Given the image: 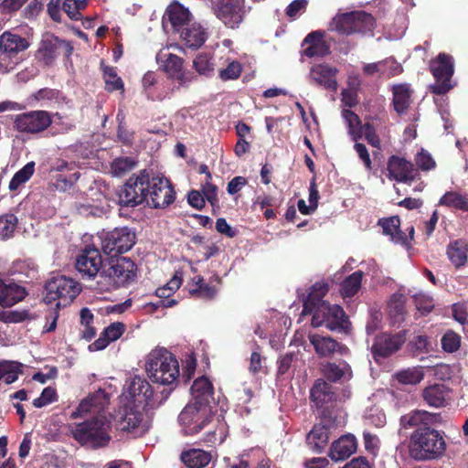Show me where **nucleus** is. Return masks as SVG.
I'll return each mask as SVG.
<instances>
[{"label": "nucleus", "instance_id": "1", "mask_svg": "<svg viewBox=\"0 0 468 468\" xmlns=\"http://www.w3.org/2000/svg\"><path fill=\"white\" fill-rule=\"evenodd\" d=\"M444 433L429 426L417 428L410 437V456L420 462L441 459L446 452Z\"/></svg>", "mask_w": 468, "mask_h": 468}, {"label": "nucleus", "instance_id": "2", "mask_svg": "<svg viewBox=\"0 0 468 468\" xmlns=\"http://www.w3.org/2000/svg\"><path fill=\"white\" fill-rule=\"evenodd\" d=\"M145 371L149 378L161 385H173L179 378V364L165 348H155L145 357Z\"/></svg>", "mask_w": 468, "mask_h": 468}, {"label": "nucleus", "instance_id": "3", "mask_svg": "<svg viewBox=\"0 0 468 468\" xmlns=\"http://www.w3.org/2000/svg\"><path fill=\"white\" fill-rule=\"evenodd\" d=\"M71 436L81 445L91 448L106 446L111 440V421L99 415L80 423L69 425Z\"/></svg>", "mask_w": 468, "mask_h": 468}, {"label": "nucleus", "instance_id": "4", "mask_svg": "<svg viewBox=\"0 0 468 468\" xmlns=\"http://www.w3.org/2000/svg\"><path fill=\"white\" fill-rule=\"evenodd\" d=\"M30 47L28 38L11 31L0 36V73H7L19 63V55Z\"/></svg>", "mask_w": 468, "mask_h": 468}, {"label": "nucleus", "instance_id": "5", "mask_svg": "<svg viewBox=\"0 0 468 468\" xmlns=\"http://www.w3.org/2000/svg\"><path fill=\"white\" fill-rule=\"evenodd\" d=\"M374 27V18L364 11H354L337 14L328 26V29L342 35L371 32Z\"/></svg>", "mask_w": 468, "mask_h": 468}, {"label": "nucleus", "instance_id": "6", "mask_svg": "<svg viewBox=\"0 0 468 468\" xmlns=\"http://www.w3.org/2000/svg\"><path fill=\"white\" fill-rule=\"evenodd\" d=\"M186 435H195L212 422V409L206 402L188 403L178 417Z\"/></svg>", "mask_w": 468, "mask_h": 468}, {"label": "nucleus", "instance_id": "7", "mask_svg": "<svg viewBox=\"0 0 468 468\" xmlns=\"http://www.w3.org/2000/svg\"><path fill=\"white\" fill-rule=\"evenodd\" d=\"M80 290L79 282L71 278L53 277L46 284L45 301L48 303H55L58 309L65 307L77 297Z\"/></svg>", "mask_w": 468, "mask_h": 468}, {"label": "nucleus", "instance_id": "8", "mask_svg": "<svg viewBox=\"0 0 468 468\" xmlns=\"http://www.w3.org/2000/svg\"><path fill=\"white\" fill-rule=\"evenodd\" d=\"M313 314L312 325L314 327L325 326L331 331L345 330L347 328V317L338 304H330L327 302H321L318 305L312 307Z\"/></svg>", "mask_w": 468, "mask_h": 468}, {"label": "nucleus", "instance_id": "9", "mask_svg": "<svg viewBox=\"0 0 468 468\" xmlns=\"http://www.w3.org/2000/svg\"><path fill=\"white\" fill-rule=\"evenodd\" d=\"M149 176L145 171L133 175L119 194L122 206L135 207L147 199Z\"/></svg>", "mask_w": 468, "mask_h": 468}, {"label": "nucleus", "instance_id": "10", "mask_svg": "<svg viewBox=\"0 0 468 468\" xmlns=\"http://www.w3.org/2000/svg\"><path fill=\"white\" fill-rule=\"evenodd\" d=\"M101 239L103 252L113 258L132 249L135 243V234L129 228H117L102 232Z\"/></svg>", "mask_w": 468, "mask_h": 468}, {"label": "nucleus", "instance_id": "11", "mask_svg": "<svg viewBox=\"0 0 468 468\" xmlns=\"http://www.w3.org/2000/svg\"><path fill=\"white\" fill-rule=\"evenodd\" d=\"M430 68L436 81L431 86L433 93L444 94L448 92L453 85L451 79L454 72V61L451 55L440 53L435 59H432Z\"/></svg>", "mask_w": 468, "mask_h": 468}, {"label": "nucleus", "instance_id": "12", "mask_svg": "<svg viewBox=\"0 0 468 468\" xmlns=\"http://www.w3.org/2000/svg\"><path fill=\"white\" fill-rule=\"evenodd\" d=\"M121 404L120 429L133 431L136 435L146 432L150 428V421L144 413L145 408H139L134 404Z\"/></svg>", "mask_w": 468, "mask_h": 468}, {"label": "nucleus", "instance_id": "13", "mask_svg": "<svg viewBox=\"0 0 468 468\" xmlns=\"http://www.w3.org/2000/svg\"><path fill=\"white\" fill-rule=\"evenodd\" d=\"M150 384L140 377L131 378L126 381L121 396V403L134 404L137 407L146 408L153 398Z\"/></svg>", "mask_w": 468, "mask_h": 468}, {"label": "nucleus", "instance_id": "14", "mask_svg": "<svg viewBox=\"0 0 468 468\" xmlns=\"http://www.w3.org/2000/svg\"><path fill=\"white\" fill-rule=\"evenodd\" d=\"M175 191L166 177L154 176L149 179L146 202L154 208H163L174 202Z\"/></svg>", "mask_w": 468, "mask_h": 468}, {"label": "nucleus", "instance_id": "15", "mask_svg": "<svg viewBox=\"0 0 468 468\" xmlns=\"http://www.w3.org/2000/svg\"><path fill=\"white\" fill-rule=\"evenodd\" d=\"M52 122L46 111H32L16 116L14 127L20 133H37L45 131Z\"/></svg>", "mask_w": 468, "mask_h": 468}, {"label": "nucleus", "instance_id": "16", "mask_svg": "<svg viewBox=\"0 0 468 468\" xmlns=\"http://www.w3.org/2000/svg\"><path fill=\"white\" fill-rule=\"evenodd\" d=\"M214 13L225 26L235 28L242 22L246 13L244 0H218Z\"/></svg>", "mask_w": 468, "mask_h": 468}, {"label": "nucleus", "instance_id": "17", "mask_svg": "<svg viewBox=\"0 0 468 468\" xmlns=\"http://www.w3.org/2000/svg\"><path fill=\"white\" fill-rule=\"evenodd\" d=\"M106 275L112 280L116 286H125L134 281L136 266L129 258H117L111 261Z\"/></svg>", "mask_w": 468, "mask_h": 468}, {"label": "nucleus", "instance_id": "18", "mask_svg": "<svg viewBox=\"0 0 468 468\" xmlns=\"http://www.w3.org/2000/svg\"><path fill=\"white\" fill-rule=\"evenodd\" d=\"M110 403V397L105 390L99 388L83 399L77 409L70 413V419H78L87 414H99Z\"/></svg>", "mask_w": 468, "mask_h": 468}, {"label": "nucleus", "instance_id": "19", "mask_svg": "<svg viewBox=\"0 0 468 468\" xmlns=\"http://www.w3.org/2000/svg\"><path fill=\"white\" fill-rule=\"evenodd\" d=\"M338 69L327 64H316L311 67L308 80L311 84L335 92L338 89L336 75Z\"/></svg>", "mask_w": 468, "mask_h": 468}, {"label": "nucleus", "instance_id": "20", "mask_svg": "<svg viewBox=\"0 0 468 468\" xmlns=\"http://www.w3.org/2000/svg\"><path fill=\"white\" fill-rule=\"evenodd\" d=\"M156 61L169 78L176 80L180 83H186L188 80L183 67V59L170 53L168 48H162L157 53Z\"/></svg>", "mask_w": 468, "mask_h": 468}, {"label": "nucleus", "instance_id": "21", "mask_svg": "<svg viewBox=\"0 0 468 468\" xmlns=\"http://www.w3.org/2000/svg\"><path fill=\"white\" fill-rule=\"evenodd\" d=\"M102 266V259L98 249L86 247L78 256L76 268L80 273L89 279L94 278Z\"/></svg>", "mask_w": 468, "mask_h": 468}, {"label": "nucleus", "instance_id": "22", "mask_svg": "<svg viewBox=\"0 0 468 468\" xmlns=\"http://www.w3.org/2000/svg\"><path fill=\"white\" fill-rule=\"evenodd\" d=\"M406 340L405 332L396 335L381 334L378 335L372 346L374 357H387L398 351Z\"/></svg>", "mask_w": 468, "mask_h": 468}, {"label": "nucleus", "instance_id": "23", "mask_svg": "<svg viewBox=\"0 0 468 468\" xmlns=\"http://www.w3.org/2000/svg\"><path fill=\"white\" fill-rule=\"evenodd\" d=\"M309 341L314 346L315 353L322 357H329L335 353L341 355L346 352V347L336 342L330 336H323L317 334H310Z\"/></svg>", "mask_w": 468, "mask_h": 468}, {"label": "nucleus", "instance_id": "24", "mask_svg": "<svg viewBox=\"0 0 468 468\" xmlns=\"http://www.w3.org/2000/svg\"><path fill=\"white\" fill-rule=\"evenodd\" d=\"M388 171L391 178L399 182H409L415 178L413 165L405 158L391 156L388 162Z\"/></svg>", "mask_w": 468, "mask_h": 468}, {"label": "nucleus", "instance_id": "25", "mask_svg": "<svg viewBox=\"0 0 468 468\" xmlns=\"http://www.w3.org/2000/svg\"><path fill=\"white\" fill-rule=\"evenodd\" d=\"M356 437L352 434H346L332 443L329 457L335 462L345 461L356 452Z\"/></svg>", "mask_w": 468, "mask_h": 468}, {"label": "nucleus", "instance_id": "26", "mask_svg": "<svg viewBox=\"0 0 468 468\" xmlns=\"http://www.w3.org/2000/svg\"><path fill=\"white\" fill-rule=\"evenodd\" d=\"M126 326L123 323L114 322L105 327L98 339L91 343L88 349L90 352L101 351L106 348L110 343L118 340L124 333Z\"/></svg>", "mask_w": 468, "mask_h": 468}, {"label": "nucleus", "instance_id": "27", "mask_svg": "<svg viewBox=\"0 0 468 468\" xmlns=\"http://www.w3.org/2000/svg\"><path fill=\"white\" fill-rule=\"evenodd\" d=\"M179 33L185 45L193 49L199 48L206 42L208 36L207 29L196 22L186 26Z\"/></svg>", "mask_w": 468, "mask_h": 468}, {"label": "nucleus", "instance_id": "28", "mask_svg": "<svg viewBox=\"0 0 468 468\" xmlns=\"http://www.w3.org/2000/svg\"><path fill=\"white\" fill-rule=\"evenodd\" d=\"M26 296L25 289L14 282H4L0 280V305L11 307L22 301Z\"/></svg>", "mask_w": 468, "mask_h": 468}, {"label": "nucleus", "instance_id": "29", "mask_svg": "<svg viewBox=\"0 0 468 468\" xmlns=\"http://www.w3.org/2000/svg\"><path fill=\"white\" fill-rule=\"evenodd\" d=\"M166 16L173 28L177 32L182 31L184 27L192 24L190 23V12L179 4L170 5L166 12Z\"/></svg>", "mask_w": 468, "mask_h": 468}, {"label": "nucleus", "instance_id": "30", "mask_svg": "<svg viewBox=\"0 0 468 468\" xmlns=\"http://www.w3.org/2000/svg\"><path fill=\"white\" fill-rule=\"evenodd\" d=\"M394 109L399 114L406 112L411 102V90L409 84H397L392 87Z\"/></svg>", "mask_w": 468, "mask_h": 468}, {"label": "nucleus", "instance_id": "31", "mask_svg": "<svg viewBox=\"0 0 468 468\" xmlns=\"http://www.w3.org/2000/svg\"><path fill=\"white\" fill-rule=\"evenodd\" d=\"M447 255L455 267L463 266L468 261V242L463 239L451 242L447 247Z\"/></svg>", "mask_w": 468, "mask_h": 468}, {"label": "nucleus", "instance_id": "32", "mask_svg": "<svg viewBox=\"0 0 468 468\" xmlns=\"http://www.w3.org/2000/svg\"><path fill=\"white\" fill-rule=\"evenodd\" d=\"M331 386L323 379H317L311 389V399L317 408H322L334 399Z\"/></svg>", "mask_w": 468, "mask_h": 468}, {"label": "nucleus", "instance_id": "33", "mask_svg": "<svg viewBox=\"0 0 468 468\" xmlns=\"http://www.w3.org/2000/svg\"><path fill=\"white\" fill-rule=\"evenodd\" d=\"M59 91L44 88L33 93L28 99V103L34 107H50L53 104L59 103Z\"/></svg>", "mask_w": 468, "mask_h": 468}, {"label": "nucleus", "instance_id": "34", "mask_svg": "<svg viewBox=\"0 0 468 468\" xmlns=\"http://www.w3.org/2000/svg\"><path fill=\"white\" fill-rule=\"evenodd\" d=\"M447 388L441 384L426 387L422 391L423 400L431 407L440 408L445 404Z\"/></svg>", "mask_w": 468, "mask_h": 468}, {"label": "nucleus", "instance_id": "35", "mask_svg": "<svg viewBox=\"0 0 468 468\" xmlns=\"http://www.w3.org/2000/svg\"><path fill=\"white\" fill-rule=\"evenodd\" d=\"M213 394V387L209 379L206 377L197 378L191 387L192 402L197 400L206 402L209 405V399Z\"/></svg>", "mask_w": 468, "mask_h": 468}, {"label": "nucleus", "instance_id": "36", "mask_svg": "<svg viewBox=\"0 0 468 468\" xmlns=\"http://www.w3.org/2000/svg\"><path fill=\"white\" fill-rule=\"evenodd\" d=\"M181 459L189 468H203L210 463L211 455L206 451L192 449L184 452L181 455Z\"/></svg>", "mask_w": 468, "mask_h": 468}, {"label": "nucleus", "instance_id": "37", "mask_svg": "<svg viewBox=\"0 0 468 468\" xmlns=\"http://www.w3.org/2000/svg\"><path fill=\"white\" fill-rule=\"evenodd\" d=\"M310 45L304 49L307 57H323L328 53V48L323 40V34L319 31L310 33L304 40Z\"/></svg>", "mask_w": 468, "mask_h": 468}, {"label": "nucleus", "instance_id": "38", "mask_svg": "<svg viewBox=\"0 0 468 468\" xmlns=\"http://www.w3.org/2000/svg\"><path fill=\"white\" fill-rule=\"evenodd\" d=\"M439 205L452 209L467 212L468 196L457 191H448L440 198Z\"/></svg>", "mask_w": 468, "mask_h": 468}, {"label": "nucleus", "instance_id": "39", "mask_svg": "<svg viewBox=\"0 0 468 468\" xmlns=\"http://www.w3.org/2000/svg\"><path fill=\"white\" fill-rule=\"evenodd\" d=\"M324 376L332 382L345 381L352 378V371L347 364L342 366L328 362L323 367Z\"/></svg>", "mask_w": 468, "mask_h": 468}, {"label": "nucleus", "instance_id": "40", "mask_svg": "<svg viewBox=\"0 0 468 468\" xmlns=\"http://www.w3.org/2000/svg\"><path fill=\"white\" fill-rule=\"evenodd\" d=\"M379 225L382 227L383 233L390 237L395 243H405L406 236L399 229L400 219L399 217H390L388 218L380 219Z\"/></svg>", "mask_w": 468, "mask_h": 468}, {"label": "nucleus", "instance_id": "41", "mask_svg": "<svg viewBox=\"0 0 468 468\" xmlns=\"http://www.w3.org/2000/svg\"><path fill=\"white\" fill-rule=\"evenodd\" d=\"M328 439L327 428L324 425H315L308 433L306 441L312 450L320 452L326 446Z\"/></svg>", "mask_w": 468, "mask_h": 468}, {"label": "nucleus", "instance_id": "42", "mask_svg": "<svg viewBox=\"0 0 468 468\" xmlns=\"http://www.w3.org/2000/svg\"><path fill=\"white\" fill-rule=\"evenodd\" d=\"M328 292V285L324 282H315L309 292L307 299L303 303V315H306L308 311H312V307L318 305L323 301V297Z\"/></svg>", "mask_w": 468, "mask_h": 468}, {"label": "nucleus", "instance_id": "43", "mask_svg": "<svg viewBox=\"0 0 468 468\" xmlns=\"http://www.w3.org/2000/svg\"><path fill=\"white\" fill-rule=\"evenodd\" d=\"M431 420V415L425 410H413L400 418V425L404 429L418 427L420 425L427 426Z\"/></svg>", "mask_w": 468, "mask_h": 468}, {"label": "nucleus", "instance_id": "44", "mask_svg": "<svg viewBox=\"0 0 468 468\" xmlns=\"http://www.w3.org/2000/svg\"><path fill=\"white\" fill-rule=\"evenodd\" d=\"M424 376L421 367H413L395 373L394 378L402 385H417L421 382Z\"/></svg>", "mask_w": 468, "mask_h": 468}, {"label": "nucleus", "instance_id": "45", "mask_svg": "<svg viewBox=\"0 0 468 468\" xmlns=\"http://www.w3.org/2000/svg\"><path fill=\"white\" fill-rule=\"evenodd\" d=\"M364 272L357 271L346 277L341 283L340 293L344 298L354 296L360 289Z\"/></svg>", "mask_w": 468, "mask_h": 468}, {"label": "nucleus", "instance_id": "46", "mask_svg": "<svg viewBox=\"0 0 468 468\" xmlns=\"http://www.w3.org/2000/svg\"><path fill=\"white\" fill-rule=\"evenodd\" d=\"M22 374V365L15 361L0 362V380L5 384H12L17 380Z\"/></svg>", "mask_w": 468, "mask_h": 468}, {"label": "nucleus", "instance_id": "47", "mask_svg": "<svg viewBox=\"0 0 468 468\" xmlns=\"http://www.w3.org/2000/svg\"><path fill=\"white\" fill-rule=\"evenodd\" d=\"M37 56L45 64H50L57 57V38L50 37L43 39Z\"/></svg>", "mask_w": 468, "mask_h": 468}, {"label": "nucleus", "instance_id": "48", "mask_svg": "<svg viewBox=\"0 0 468 468\" xmlns=\"http://www.w3.org/2000/svg\"><path fill=\"white\" fill-rule=\"evenodd\" d=\"M193 67L198 74L210 77L214 74L216 64L208 54L200 53L194 59Z\"/></svg>", "mask_w": 468, "mask_h": 468}, {"label": "nucleus", "instance_id": "49", "mask_svg": "<svg viewBox=\"0 0 468 468\" xmlns=\"http://www.w3.org/2000/svg\"><path fill=\"white\" fill-rule=\"evenodd\" d=\"M35 172V162H28L19 171H17L9 183V189L15 191L26 182H27Z\"/></svg>", "mask_w": 468, "mask_h": 468}, {"label": "nucleus", "instance_id": "50", "mask_svg": "<svg viewBox=\"0 0 468 468\" xmlns=\"http://www.w3.org/2000/svg\"><path fill=\"white\" fill-rule=\"evenodd\" d=\"M342 116L348 126L349 134L352 136L354 141H356L358 138H360L361 130L363 128V126H361V121L359 117L347 109H344L342 111Z\"/></svg>", "mask_w": 468, "mask_h": 468}, {"label": "nucleus", "instance_id": "51", "mask_svg": "<svg viewBox=\"0 0 468 468\" xmlns=\"http://www.w3.org/2000/svg\"><path fill=\"white\" fill-rule=\"evenodd\" d=\"M102 70L107 90H123V82L122 79L118 77L114 68L104 66Z\"/></svg>", "mask_w": 468, "mask_h": 468}, {"label": "nucleus", "instance_id": "52", "mask_svg": "<svg viewBox=\"0 0 468 468\" xmlns=\"http://www.w3.org/2000/svg\"><path fill=\"white\" fill-rule=\"evenodd\" d=\"M226 61L228 62L227 67L218 70L219 79L224 81L237 80L242 72V65L229 58Z\"/></svg>", "mask_w": 468, "mask_h": 468}, {"label": "nucleus", "instance_id": "53", "mask_svg": "<svg viewBox=\"0 0 468 468\" xmlns=\"http://www.w3.org/2000/svg\"><path fill=\"white\" fill-rule=\"evenodd\" d=\"M88 0H65L62 4L63 11L72 20H80L81 18L80 11L85 9Z\"/></svg>", "mask_w": 468, "mask_h": 468}, {"label": "nucleus", "instance_id": "54", "mask_svg": "<svg viewBox=\"0 0 468 468\" xmlns=\"http://www.w3.org/2000/svg\"><path fill=\"white\" fill-rule=\"evenodd\" d=\"M212 430L208 431L203 441L209 444L214 445L217 443H222L226 438V425L223 422H218V424L214 427L212 425Z\"/></svg>", "mask_w": 468, "mask_h": 468}, {"label": "nucleus", "instance_id": "55", "mask_svg": "<svg viewBox=\"0 0 468 468\" xmlns=\"http://www.w3.org/2000/svg\"><path fill=\"white\" fill-rule=\"evenodd\" d=\"M17 225V218L13 214L0 217V239L10 238Z\"/></svg>", "mask_w": 468, "mask_h": 468}, {"label": "nucleus", "instance_id": "56", "mask_svg": "<svg viewBox=\"0 0 468 468\" xmlns=\"http://www.w3.org/2000/svg\"><path fill=\"white\" fill-rule=\"evenodd\" d=\"M29 318L27 310H1L0 309V321L5 324L21 323Z\"/></svg>", "mask_w": 468, "mask_h": 468}, {"label": "nucleus", "instance_id": "57", "mask_svg": "<svg viewBox=\"0 0 468 468\" xmlns=\"http://www.w3.org/2000/svg\"><path fill=\"white\" fill-rule=\"evenodd\" d=\"M442 349L447 353L457 351L461 346V337L458 334L449 331L441 340Z\"/></svg>", "mask_w": 468, "mask_h": 468}, {"label": "nucleus", "instance_id": "58", "mask_svg": "<svg viewBox=\"0 0 468 468\" xmlns=\"http://www.w3.org/2000/svg\"><path fill=\"white\" fill-rule=\"evenodd\" d=\"M134 166L135 162L130 157L117 158L112 164V173L119 176L132 170Z\"/></svg>", "mask_w": 468, "mask_h": 468}, {"label": "nucleus", "instance_id": "59", "mask_svg": "<svg viewBox=\"0 0 468 468\" xmlns=\"http://www.w3.org/2000/svg\"><path fill=\"white\" fill-rule=\"evenodd\" d=\"M56 399H57L56 390L51 387H48L43 389L41 395L38 398H37L33 400V405L36 408H42V407H45V406L50 404L51 402L55 401Z\"/></svg>", "mask_w": 468, "mask_h": 468}, {"label": "nucleus", "instance_id": "60", "mask_svg": "<svg viewBox=\"0 0 468 468\" xmlns=\"http://www.w3.org/2000/svg\"><path fill=\"white\" fill-rule=\"evenodd\" d=\"M202 281L203 279L198 277L197 282L198 288L191 290L190 292L197 294L199 298L202 299H212L217 293L216 288L207 284H203Z\"/></svg>", "mask_w": 468, "mask_h": 468}, {"label": "nucleus", "instance_id": "61", "mask_svg": "<svg viewBox=\"0 0 468 468\" xmlns=\"http://www.w3.org/2000/svg\"><path fill=\"white\" fill-rule=\"evenodd\" d=\"M452 315L461 324H468V303H458L452 306Z\"/></svg>", "mask_w": 468, "mask_h": 468}, {"label": "nucleus", "instance_id": "62", "mask_svg": "<svg viewBox=\"0 0 468 468\" xmlns=\"http://www.w3.org/2000/svg\"><path fill=\"white\" fill-rule=\"evenodd\" d=\"M389 314L402 319L404 312V300L402 295H393L388 303Z\"/></svg>", "mask_w": 468, "mask_h": 468}, {"label": "nucleus", "instance_id": "63", "mask_svg": "<svg viewBox=\"0 0 468 468\" xmlns=\"http://www.w3.org/2000/svg\"><path fill=\"white\" fill-rule=\"evenodd\" d=\"M202 195L211 204L218 202V187L211 183V180H205L202 184Z\"/></svg>", "mask_w": 468, "mask_h": 468}, {"label": "nucleus", "instance_id": "64", "mask_svg": "<svg viewBox=\"0 0 468 468\" xmlns=\"http://www.w3.org/2000/svg\"><path fill=\"white\" fill-rule=\"evenodd\" d=\"M308 0H293L286 8V15L295 18L302 15L307 7Z\"/></svg>", "mask_w": 468, "mask_h": 468}]
</instances>
